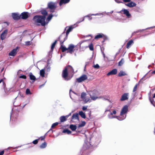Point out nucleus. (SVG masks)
Returning a JSON list of instances; mask_svg holds the SVG:
<instances>
[{"label": "nucleus", "mask_w": 155, "mask_h": 155, "mask_svg": "<svg viewBox=\"0 0 155 155\" xmlns=\"http://www.w3.org/2000/svg\"><path fill=\"white\" fill-rule=\"evenodd\" d=\"M124 60L123 59H122L119 62L118 65L119 66H121L124 63Z\"/></svg>", "instance_id": "c03bdc74"}, {"label": "nucleus", "mask_w": 155, "mask_h": 155, "mask_svg": "<svg viewBox=\"0 0 155 155\" xmlns=\"http://www.w3.org/2000/svg\"><path fill=\"white\" fill-rule=\"evenodd\" d=\"M60 48L61 49L62 52H64L65 51L68 50L67 48H66L64 46L62 45L63 44H61Z\"/></svg>", "instance_id": "7c9ffc66"}, {"label": "nucleus", "mask_w": 155, "mask_h": 155, "mask_svg": "<svg viewBox=\"0 0 155 155\" xmlns=\"http://www.w3.org/2000/svg\"><path fill=\"white\" fill-rule=\"evenodd\" d=\"M21 16V18L23 19H26L28 17V13L27 12H23L21 13V15H20Z\"/></svg>", "instance_id": "2eb2a0df"}, {"label": "nucleus", "mask_w": 155, "mask_h": 155, "mask_svg": "<svg viewBox=\"0 0 155 155\" xmlns=\"http://www.w3.org/2000/svg\"><path fill=\"white\" fill-rule=\"evenodd\" d=\"M116 114V111L115 110H113L112 112H110V114L108 115H112L113 114Z\"/></svg>", "instance_id": "864d4df0"}, {"label": "nucleus", "mask_w": 155, "mask_h": 155, "mask_svg": "<svg viewBox=\"0 0 155 155\" xmlns=\"http://www.w3.org/2000/svg\"><path fill=\"white\" fill-rule=\"evenodd\" d=\"M128 110V106L125 105L121 109L120 113V116L122 117V119L124 120L126 117V114Z\"/></svg>", "instance_id": "7ed1b4c3"}, {"label": "nucleus", "mask_w": 155, "mask_h": 155, "mask_svg": "<svg viewBox=\"0 0 155 155\" xmlns=\"http://www.w3.org/2000/svg\"><path fill=\"white\" fill-rule=\"evenodd\" d=\"M67 28L68 29H67L66 32V35L68 36L69 32L71 31L74 28V27H73L72 26H70L69 27H67L65 29H66Z\"/></svg>", "instance_id": "4be33fe9"}, {"label": "nucleus", "mask_w": 155, "mask_h": 155, "mask_svg": "<svg viewBox=\"0 0 155 155\" xmlns=\"http://www.w3.org/2000/svg\"><path fill=\"white\" fill-rule=\"evenodd\" d=\"M47 146V143L45 142H44L42 143L40 146V147L41 148H45Z\"/></svg>", "instance_id": "e433bc0d"}, {"label": "nucleus", "mask_w": 155, "mask_h": 155, "mask_svg": "<svg viewBox=\"0 0 155 155\" xmlns=\"http://www.w3.org/2000/svg\"><path fill=\"white\" fill-rule=\"evenodd\" d=\"M120 12H123V14L125 15L128 18H130L131 17V15L127 9H123Z\"/></svg>", "instance_id": "9d476101"}, {"label": "nucleus", "mask_w": 155, "mask_h": 155, "mask_svg": "<svg viewBox=\"0 0 155 155\" xmlns=\"http://www.w3.org/2000/svg\"><path fill=\"white\" fill-rule=\"evenodd\" d=\"M32 42L31 41H27L25 42V44L26 45H31Z\"/></svg>", "instance_id": "3c124183"}, {"label": "nucleus", "mask_w": 155, "mask_h": 155, "mask_svg": "<svg viewBox=\"0 0 155 155\" xmlns=\"http://www.w3.org/2000/svg\"><path fill=\"white\" fill-rule=\"evenodd\" d=\"M125 5L129 7L132 8L136 6V4L135 3L132 2H130L129 3L127 4H125Z\"/></svg>", "instance_id": "dca6fc26"}, {"label": "nucleus", "mask_w": 155, "mask_h": 155, "mask_svg": "<svg viewBox=\"0 0 155 155\" xmlns=\"http://www.w3.org/2000/svg\"><path fill=\"white\" fill-rule=\"evenodd\" d=\"M46 70L47 71H50V67L48 66V65H47V66L46 67Z\"/></svg>", "instance_id": "5fc2aeb1"}, {"label": "nucleus", "mask_w": 155, "mask_h": 155, "mask_svg": "<svg viewBox=\"0 0 155 155\" xmlns=\"http://www.w3.org/2000/svg\"><path fill=\"white\" fill-rule=\"evenodd\" d=\"M62 76L64 79L66 81L70 80L72 77V76H71L70 74L68 76V71L67 68H65L63 71Z\"/></svg>", "instance_id": "20e7f679"}, {"label": "nucleus", "mask_w": 155, "mask_h": 155, "mask_svg": "<svg viewBox=\"0 0 155 155\" xmlns=\"http://www.w3.org/2000/svg\"><path fill=\"white\" fill-rule=\"evenodd\" d=\"M51 130L52 131V133L53 132V131L51 129H50L45 135L43 137H42L41 138V140H44L45 138V136H46V135L47 134V133L48 132H49Z\"/></svg>", "instance_id": "a18cd8bd"}, {"label": "nucleus", "mask_w": 155, "mask_h": 155, "mask_svg": "<svg viewBox=\"0 0 155 155\" xmlns=\"http://www.w3.org/2000/svg\"><path fill=\"white\" fill-rule=\"evenodd\" d=\"M71 93H72L75 94H76L73 91H72L71 90H70V96L71 97V98L72 99V98H71Z\"/></svg>", "instance_id": "4d7b16f0"}, {"label": "nucleus", "mask_w": 155, "mask_h": 155, "mask_svg": "<svg viewBox=\"0 0 155 155\" xmlns=\"http://www.w3.org/2000/svg\"><path fill=\"white\" fill-rule=\"evenodd\" d=\"M129 94L128 93H125L124 94L121 96L120 98V101H124L127 100L128 98V96Z\"/></svg>", "instance_id": "ddd939ff"}, {"label": "nucleus", "mask_w": 155, "mask_h": 155, "mask_svg": "<svg viewBox=\"0 0 155 155\" xmlns=\"http://www.w3.org/2000/svg\"><path fill=\"white\" fill-rule=\"evenodd\" d=\"M145 29H142V30H138L137 31H136V32H134V33H137L139 31H143Z\"/></svg>", "instance_id": "0e129e2a"}, {"label": "nucleus", "mask_w": 155, "mask_h": 155, "mask_svg": "<svg viewBox=\"0 0 155 155\" xmlns=\"http://www.w3.org/2000/svg\"><path fill=\"white\" fill-rule=\"evenodd\" d=\"M102 54H103V57H104V58L105 59V60H106V59H107V60L108 61H110V60H109L108 58V57H105V54L104 53V52H102Z\"/></svg>", "instance_id": "09e8293b"}, {"label": "nucleus", "mask_w": 155, "mask_h": 155, "mask_svg": "<svg viewBox=\"0 0 155 155\" xmlns=\"http://www.w3.org/2000/svg\"><path fill=\"white\" fill-rule=\"evenodd\" d=\"M88 94L90 95L91 99L93 101H95L97 99L103 98L102 96H99V93L98 91L94 90L93 91H87Z\"/></svg>", "instance_id": "f257e3e1"}, {"label": "nucleus", "mask_w": 155, "mask_h": 155, "mask_svg": "<svg viewBox=\"0 0 155 155\" xmlns=\"http://www.w3.org/2000/svg\"><path fill=\"white\" fill-rule=\"evenodd\" d=\"M46 81L45 82V83L44 84L40 85L39 86V88H40L42 86H44V85L45 84V83H46Z\"/></svg>", "instance_id": "774afa93"}, {"label": "nucleus", "mask_w": 155, "mask_h": 155, "mask_svg": "<svg viewBox=\"0 0 155 155\" xmlns=\"http://www.w3.org/2000/svg\"><path fill=\"white\" fill-rule=\"evenodd\" d=\"M138 84H137L134 87V88L133 90V92H134L135 91H136V90L137 89V86L138 85Z\"/></svg>", "instance_id": "de8ad7c7"}, {"label": "nucleus", "mask_w": 155, "mask_h": 155, "mask_svg": "<svg viewBox=\"0 0 155 155\" xmlns=\"http://www.w3.org/2000/svg\"><path fill=\"white\" fill-rule=\"evenodd\" d=\"M104 36V35L102 33H99L97 35H96L94 39H98L99 38H102Z\"/></svg>", "instance_id": "c756f323"}, {"label": "nucleus", "mask_w": 155, "mask_h": 155, "mask_svg": "<svg viewBox=\"0 0 155 155\" xmlns=\"http://www.w3.org/2000/svg\"><path fill=\"white\" fill-rule=\"evenodd\" d=\"M87 75L85 74H83L81 75L79 78H77L76 80L78 83H81L87 79Z\"/></svg>", "instance_id": "0eeeda50"}, {"label": "nucleus", "mask_w": 155, "mask_h": 155, "mask_svg": "<svg viewBox=\"0 0 155 155\" xmlns=\"http://www.w3.org/2000/svg\"><path fill=\"white\" fill-rule=\"evenodd\" d=\"M45 71L44 69H42L40 71V75L42 77H45Z\"/></svg>", "instance_id": "72a5a7b5"}, {"label": "nucleus", "mask_w": 155, "mask_h": 155, "mask_svg": "<svg viewBox=\"0 0 155 155\" xmlns=\"http://www.w3.org/2000/svg\"><path fill=\"white\" fill-rule=\"evenodd\" d=\"M12 16L13 18L15 20H18L21 17L19 14L17 13H12Z\"/></svg>", "instance_id": "4468645a"}, {"label": "nucleus", "mask_w": 155, "mask_h": 155, "mask_svg": "<svg viewBox=\"0 0 155 155\" xmlns=\"http://www.w3.org/2000/svg\"><path fill=\"white\" fill-rule=\"evenodd\" d=\"M111 107L110 106H109L105 110V112H107V111H110V109L111 108Z\"/></svg>", "instance_id": "603ef678"}, {"label": "nucleus", "mask_w": 155, "mask_h": 155, "mask_svg": "<svg viewBox=\"0 0 155 155\" xmlns=\"http://www.w3.org/2000/svg\"><path fill=\"white\" fill-rule=\"evenodd\" d=\"M20 78L25 79L26 78V76L25 75H21L20 76Z\"/></svg>", "instance_id": "6e6d98bb"}, {"label": "nucleus", "mask_w": 155, "mask_h": 155, "mask_svg": "<svg viewBox=\"0 0 155 155\" xmlns=\"http://www.w3.org/2000/svg\"><path fill=\"white\" fill-rule=\"evenodd\" d=\"M38 140L39 139L35 140L32 142V143L34 144H36L38 143Z\"/></svg>", "instance_id": "8fccbe9b"}, {"label": "nucleus", "mask_w": 155, "mask_h": 155, "mask_svg": "<svg viewBox=\"0 0 155 155\" xmlns=\"http://www.w3.org/2000/svg\"><path fill=\"white\" fill-rule=\"evenodd\" d=\"M70 0H60L59 2V5L61 6L63 4H66L68 3Z\"/></svg>", "instance_id": "b1692460"}, {"label": "nucleus", "mask_w": 155, "mask_h": 155, "mask_svg": "<svg viewBox=\"0 0 155 155\" xmlns=\"http://www.w3.org/2000/svg\"><path fill=\"white\" fill-rule=\"evenodd\" d=\"M53 16V15L52 14L49 15L47 18V21H49L51 19Z\"/></svg>", "instance_id": "58836bf2"}, {"label": "nucleus", "mask_w": 155, "mask_h": 155, "mask_svg": "<svg viewBox=\"0 0 155 155\" xmlns=\"http://www.w3.org/2000/svg\"><path fill=\"white\" fill-rule=\"evenodd\" d=\"M88 47L89 48V49H90V50H91V51L93 50L94 48H93V44L92 43H91L89 45Z\"/></svg>", "instance_id": "79ce46f5"}, {"label": "nucleus", "mask_w": 155, "mask_h": 155, "mask_svg": "<svg viewBox=\"0 0 155 155\" xmlns=\"http://www.w3.org/2000/svg\"><path fill=\"white\" fill-rule=\"evenodd\" d=\"M115 2L118 3H121V2L119 0H114Z\"/></svg>", "instance_id": "e2e57ef3"}, {"label": "nucleus", "mask_w": 155, "mask_h": 155, "mask_svg": "<svg viewBox=\"0 0 155 155\" xmlns=\"http://www.w3.org/2000/svg\"><path fill=\"white\" fill-rule=\"evenodd\" d=\"M101 138L100 137L98 136V137H96L95 140H94V144L96 145L98 144L101 142Z\"/></svg>", "instance_id": "6ab92c4d"}, {"label": "nucleus", "mask_w": 155, "mask_h": 155, "mask_svg": "<svg viewBox=\"0 0 155 155\" xmlns=\"http://www.w3.org/2000/svg\"><path fill=\"white\" fill-rule=\"evenodd\" d=\"M41 14L43 15V16H45V17L48 14L47 12L45 10H41Z\"/></svg>", "instance_id": "f704fd0d"}, {"label": "nucleus", "mask_w": 155, "mask_h": 155, "mask_svg": "<svg viewBox=\"0 0 155 155\" xmlns=\"http://www.w3.org/2000/svg\"><path fill=\"white\" fill-rule=\"evenodd\" d=\"M71 113H70L68 115H66V117L67 118H68L69 116H71Z\"/></svg>", "instance_id": "69168bd1"}, {"label": "nucleus", "mask_w": 155, "mask_h": 155, "mask_svg": "<svg viewBox=\"0 0 155 155\" xmlns=\"http://www.w3.org/2000/svg\"><path fill=\"white\" fill-rule=\"evenodd\" d=\"M94 67L95 68H99V66L97 64H96L94 66Z\"/></svg>", "instance_id": "13d9d810"}, {"label": "nucleus", "mask_w": 155, "mask_h": 155, "mask_svg": "<svg viewBox=\"0 0 155 155\" xmlns=\"http://www.w3.org/2000/svg\"><path fill=\"white\" fill-rule=\"evenodd\" d=\"M91 146V144L89 142H85L84 145V149H87Z\"/></svg>", "instance_id": "412c9836"}, {"label": "nucleus", "mask_w": 155, "mask_h": 155, "mask_svg": "<svg viewBox=\"0 0 155 155\" xmlns=\"http://www.w3.org/2000/svg\"><path fill=\"white\" fill-rule=\"evenodd\" d=\"M87 17H89V15H86L84 16L83 18H81L80 19V21H78L76 23L77 24H79L81 22L84 21V20L85 18Z\"/></svg>", "instance_id": "c9c22d12"}, {"label": "nucleus", "mask_w": 155, "mask_h": 155, "mask_svg": "<svg viewBox=\"0 0 155 155\" xmlns=\"http://www.w3.org/2000/svg\"><path fill=\"white\" fill-rule=\"evenodd\" d=\"M87 107V106H83L82 107V110H86Z\"/></svg>", "instance_id": "bf43d9fd"}, {"label": "nucleus", "mask_w": 155, "mask_h": 155, "mask_svg": "<svg viewBox=\"0 0 155 155\" xmlns=\"http://www.w3.org/2000/svg\"><path fill=\"white\" fill-rule=\"evenodd\" d=\"M91 99H90L89 97H86L82 100L85 103H86L88 102H91Z\"/></svg>", "instance_id": "a878e982"}, {"label": "nucleus", "mask_w": 155, "mask_h": 155, "mask_svg": "<svg viewBox=\"0 0 155 155\" xmlns=\"http://www.w3.org/2000/svg\"><path fill=\"white\" fill-rule=\"evenodd\" d=\"M29 75L30 79L33 82H34L36 80L35 76L31 72L29 73Z\"/></svg>", "instance_id": "5701e85b"}, {"label": "nucleus", "mask_w": 155, "mask_h": 155, "mask_svg": "<svg viewBox=\"0 0 155 155\" xmlns=\"http://www.w3.org/2000/svg\"><path fill=\"white\" fill-rule=\"evenodd\" d=\"M68 36L63 33L59 37L58 39L60 41L61 44H63L64 41L67 39Z\"/></svg>", "instance_id": "39448f33"}, {"label": "nucleus", "mask_w": 155, "mask_h": 155, "mask_svg": "<svg viewBox=\"0 0 155 155\" xmlns=\"http://www.w3.org/2000/svg\"><path fill=\"white\" fill-rule=\"evenodd\" d=\"M117 70L116 69H113L110 72H109L107 74V76H109L111 75H114L117 73Z\"/></svg>", "instance_id": "f3484780"}, {"label": "nucleus", "mask_w": 155, "mask_h": 155, "mask_svg": "<svg viewBox=\"0 0 155 155\" xmlns=\"http://www.w3.org/2000/svg\"><path fill=\"white\" fill-rule=\"evenodd\" d=\"M8 31V30L5 29L2 32L1 35V40H3L5 39L6 37Z\"/></svg>", "instance_id": "f8f14e48"}, {"label": "nucleus", "mask_w": 155, "mask_h": 155, "mask_svg": "<svg viewBox=\"0 0 155 155\" xmlns=\"http://www.w3.org/2000/svg\"><path fill=\"white\" fill-rule=\"evenodd\" d=\"M48 7L51 9L50 12H54V9L56 7L55 3L51 2L48 4Z\"/></svg>", "instance_id": "423d86ee"}, {"label": "nucleus", "mask_w": 155, "mask_h": 155, "mask_svg": "<svg viewBox=\"0 0 155 155\" xmlns=\"http://www.w3.org/2000/svg\"><path fill=\"white\" fill-rule=\"evenodd\" d=\"M58 124H59V123L58 122H55V123L53 124L51 126V128H53L55 126L58 125Z\"/></svg>", "instance_id": "49530a36"}, {"label": "nucleus", "mask_w": 155, "mask_h": 155, "mask_svg": "<svg viewBox=\"0 0 155 155\" xmlns=\"http://www.w3.org/2000/svg\"><path fill=\"white\" fill-rule=\"evenodd\" d=\"M86 122L85 121H82L81 123L77 127V130L79 129L80 127L84 126Z\"/></svg>", "instance_id": "cd10ccee"}, {"label": "nucleus", "mask_w": 155, "mask_h": 155, "mask_svg": "<svg viewBox=\"0 0 155 155\" xmlns=\"http://www.w3.org/2000/svg\"><path fill=\"white\" fill-rule=\"evenodd\" d=\"M126 75L127 74L125 72L123 71H120V72L118 74V76L119 77H121Z\"/></svg>", "instance_id": "2f4dec72"}, {"label": "nucleus", "mask_w": 155, "mask_h": 155, "mask_svg": "<svg viewBox=\"0 0 155 155\" xmlns=\"http://www.w3.org/2000/svg\"><path fill=\"white\" fill-rule=\"evenodd\" d=\"M66 117L65 116H61L60 118V120L61 122H64L67 120Z\"/></svg>", "instance_id": "bb28decb"}, {"label": "nucleus", "mask_w": 155, "mask_h": 155, "mask_svg": "<svg viewBox=\"0 0 155 155\" xmlns=\"http://www.w3.org/2000/svg\"><path fill=\"white\" fill-rule=\"evenodd\" d=\"M112 115H108V117L110 119H112L113 118H117L118 120H123V119H122V117L121 116H112Z\"/></svg>", "instance_id": "aec40b11"}, {"label": "nucleus", "mask_w": 155, "mask_h": 155, "mask_svg": "<svg viewBox=\"0 0 155 155\" xmlns=\"http://www.w3.org/2000/svg\"><path fill=\"white\" fill-rule=\"evenodd\" d=\"M131 0H123V2H130Z\"/></svg>", "instance_id": "052dcab7"}, {"label": "nucleus", "mask_w": 155, "mask_h": 155, "mask_svg": "<svg viewBox=\"0 0 155 155\" xmlns=\"http://www.w3.org/2000/svg\"><path fill=\"white\" fill-rule=\"evenodd\" d=\"M45 17L41 15H36L34 17L33 20L35 22L40 23L42 26H44L46 25Z\"/></svg>", "instance_id": "f03ea898"}, {"label": "nucleus", "mask_w": 155, "mask_h": 155, "mask_svg": "<svg viewBox=\"0 0 155 155\" xmlns=\"http://www.w3.org/2000/svg\"><path fill=\"white\" fill-rule=\"evenodd\" d=\"M86 93L84 92H83L81 94V97L82 100L84 99L86 97Z\"/></svg>", "instance_id": "ea45409f"}, {"label": "nucleus", "mask_w": 155, "mask_h": 155, "mask_svg": "<svg viewBox=\"0 0 155 155\" xmlns=\"http://www.w3.org/2000/svg\"><path fill=\"white\" fill-rule=\"evenodd\" d=\"M72 120H76L79 121V119L78 118V113H75L73 114L71 118Z\"/></svg>", "instance_id": "a211bd4d"}, {"label": "nucleus", "mask_w": 155, "mask_h": 155, "mask_svg": "<svg viewBox=\"0 0 155 155\" xmlns=\"http://www.w3.org/2000/svg\"><path fill=\"white\" fill-rule=\"evenodd\" d=\"M68 72L70 75L73 76L74 74V70L73 68L70 65H68L65 67Z\"/></svg>", "instance_id": "6e6552de"}, {"label": "nucleus", "mask_w": 155, "mask_h": 155, "mask_svg": "<svg viewBox=\"0 0 155 155\" xmlns=\"http://www.w3.org/2000/svg\"><path fill=\"white\" fill-rule=\"evenodd\" d=\"M104 12H103L102 13H96V14H91V16H93V15H94V16H97V15H104Z\"/></svg>", "instance_id": "a19ab883"}, {"label": "nucleus", "mask_w": 155, "mask_h": 155, "mask_svg": "<svg viewBox=\"0 0 155 155\" xmlns=\"http://www.w3.org/2000/svg\"><path fill=\"white\" fill-rule=\"evenodd\" d=\"M75 47V46L73 44H70L68 46V48H67L68 51L67 52L70 54L72 53L75 50L74 49Z\"/></svg>", "instance_id": "1a4fd4ad"}, {"label": "nucleus", "mask_w": 155, "mask_h": 155, "mask_svg": "<svg viewBox=\"0 0 155 155\" xmlns=\"http://www.w3.org/2000/svg\"><path fill=\"white\" fill-rule=\"evenodd\" d=\"M26 94L27 95L31 94V93L29 89H27L26 91Z\"/></svg>", "instance_id": "37998d69"}, {"label": "nucleus", "mask_w": 155, "mask_h": 155, "mask_svg": "<svg viewBox=\"0 0 155 155\" xmlns=\"http://www.w3.org/2000/svg\"><path fill=\"white\" fill-rule=\"evenodd\" d=\"M4 153V151H2L0 152V155H3Z\"/></svg>", "instance_id": "338daca9"}, {"label": "nucleus", "mask_w": 155, "mask_h": 155, "mask_svg": "<svg viewBox=\"0 0 155 155\" xmlns=\"http://www.w3.org/2000/svg\"><path fill=\"white\" fill-rule=\"evenodd\" d=\"M63 133H67L68 134H71V133L70 130H68V129H66L64 130L63 131Z\"/></svg>", "instance_id": "4c0bfd02"}, {"label": "nucleus", "mask_w": 155, "mask_h": 155, "mask_svg": "<svg viewBox=\"0 0 155 155\" xmlns=\"http://www.w3.org/2000/svg\"><path fill=\"white\" fill-rule=\"evenodd\" d=\"M55 45H54L52 44L51 46V50H53L54 46H55Z\"/></svg>", "instance_id": "680f3d73"}, {"label": "nucleus", "mask_w": 155, "mask_h": 155, "mask_svg": "<svg viewBox=\"0 0 155 155\" xmlns=\"http://www.w3.org/2000/svg\"><path fill=\"white\" fill-rule=\"evenodd\" d=\"M134 41L133 40H131L129 41L127 45L126 48H130L131 45L133 44Z\"/></svg>", "instance_id": "393cba45"}, {"label": "nucleus", "mask_w": 155, "mask_h": 155, "mask_svg": "<svg viewBox=\"0 0 155 155\" xmlns=\"http://www.w3.org/2000/svg\"><path fill=\"white\" fill-rule=\"evenodd\" d=\"M69 127L72 131H75L77 129V127L76 126L73 124H71L70 125Z\"/></svg>", "instance_id": "c85d7f7f"}, {"label": "nucleus", "mask_w": 155, "mask_h": 155, "mask_svg": "<svg viewBox=\"0 0 155 155\" xmlns=\"http://www.w3.org/2000/svg\"><path fill=\"white\" fill-rule=\"evenodd\" d=\"M78 114L82 118L84 119L86 118L85 115L83 111H79L78 113Z\"/></svg>", "instance_id": "473e14b6"}, {"label": "nucleus", "mask_w": 155, "mask_h": 155, "mask_svg": "<svg viewBox=\"0 0 155 155\" xmlns=\"http://www.w3.org/2000/svg\"><path fill=\"white\" fill-rule=\"evenodd\" d=\"M18 47H17L16 48L14 49L9 53V55L10 56H14L16 54L18 51Z\"/></svg>", "instance_id": "9b49d317"}]
</instances>
